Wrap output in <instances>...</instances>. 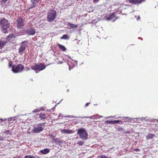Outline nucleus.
Returning a JSON list of instances; mask_svg holds the SVG:
<instances>
[{
	"label": "nucleus",
	"instance_id": "f257e3e1",
	"mask_svg": "<svg viewBox=\"0 0 158 158\" xmlns=\"http://www.w3.org/2000/svg\"><path fill=\"white\" fill-rule=\"evenodd\" d=\"M10 23L5 18L1 19L0 21V26L2 28L4 31V33H7L8 31L6 30L10 27Z\"/></svg>",
	"mask_w": 158,
	"mask_h": 158
},
{
	"label": "nucleus",
	"instance_id": "f03ea898",
	"mask_svg": "<svg viewBox=\"0 0 158 158\" xmlns=\"http://www.w3.org/2000/svg\"><path fill=\"white\" fill-rule=\"evenodd\" d=\"M56 11L50 10L48 12L47 19L48 22H52L54 20L56 17Z\"/></svg>",
	"mask_w": 158,
	"mask_h": 158
},
{
	"label": "nucleus",
	"instance_id": "7ed1b4c3",
	"mask_svg": "<svg viewBox=\"0 0 158 158\" xmlns=\"http://www.w3.org/2000/svg\"><path fill=\"white\" fill-rule=\"evenodd\" d=\"M77 133L82 139L85 140L87 139L88 134L84 128H81L78 129Z\"/></svg>",
	"mask_w": 158,
	"mask_h": 158
},
{
	"label": "nucleus",
	"instance_id": "20e7f679",
	"mask_svg": "<svg viewBox=\"0 0 158 158\" xmlns=\"http://www.w3.org/2000/svg\"><path fill=\"white\" fill-rule=\"evenodd\" d=\"M28 44L27 41H24L21 43L20 46L18 48V52L20 55H22L25 53Z\"/></svg>",
	"mask_w": 158,
	"mask_h": 158
},
{
	"label": "nucleus",
	"instance_id": "39448f33",
	"mask_svg": "<svg viewBox=\"0 0 158 158\" xmlns=\"http://www.w3.org/2000/svg\"><path fill=\"white\" fill-rule=\"evenodd\" d=\"M24 68V66L21 64H19L16 65H14L12 66V71L14 73H17L22 72Z\"/></svg>",
	"mask_w": 158,
	"mask_h": 158
},
{
	"label": "nucleus",
	"instance_id": "423d86ee",
	"mask_svg": "<svg viewBox=\"0 0 158 158\" xmlns=\"http://www.w3.org/2000/svg\"><path fill=\"white\" fill-rule=\"evenodd\" d=\"M45 124V123H43L37 124V126L33 128V132L35 133H38L43 131Z\"/></svg>",
	"mask_w": 158,
	"mask_h": 158
},
{
	"label": "nucleus",
	"instance_id": "0eeeda50",
	"mask_svg": "<svg viewBox=\"0 0 158 158\" xmlns=\"http://www.w3.org/2000/svg\"><path fill=\"white\" fill-rule=\"evenodd\" d=\"M46 66L43 63H40L39 64H36L34 66L31 67V69L35 71L39 70L40 71L44 69Z\"/></svg>",
	"mask_w": 158,
	"mask_h": 158
},
{
	"label": "nucleus",
	"instance_id": "6e6552de",
	"mask_svg": "<svg viewBox=\"0 0 158 158\" xmlns=\"http://www.w3.org/2000/svg\"><path fill=\"white\" fill-rule=\"evenodd\" d=\"M17 25L18 28H20L24 26L23 19L20 17L18 18L17 20Z\"/></svg>",
	"mask_w": 158,
	"mask_h": 158
},
{
	"label": "nucleus",
	"instance_id": "1a4fd4ad",
	"mask_svg": "<svg viewBox=\"0 0 158 158\" xmlns=\"http://www.w3.org/2000/svg\"><path fill=\"white\" fill-rule=\"evenodd\" d=\"M28 35H33L35 33V31L33 28H28L25 31Z\"/></svg>",
	"mask_w": 158,
	"mask_h": 158
},
{
	"label": "nucleus",
	"instance_id": "9d476101",
	"mask_svg": "<svg viewBox=\"0 0 158 158\" xmlns=\"http://www.w3.org/2000/svg\"><path fill=\"white\" fill-rule=\"evenodd\" d=\"M77 61H74L72 60L71 61H69L68 62V64L69 66V70H70V68L71 67L73 68L77 64Z\"/></svg>",
	"mask_w": 158,
	"mask_h": 158
},
{
	"label": "nucleus",
	"instance_id": "9b49d317",
	"mask_svg": "<svg viewBox=\"0 0 158 158\" xmlns=\"http://www.w3.org/2000/svg\"><path fill=\"white\" fill-rule=\"evenodd\" d=\"M117 18H118L116 17L115 15V13L114 12H113L111 14H110L106 17V19L108 20H110L114 19H115V20H116L117 19Z\"/></svg>",
	"mask_w": 158,
	"mask_h": 158
},
{
	"label": "nucleus",
	"instance_id": "f8f14e48",
	"mask_svg": "<svg viewBox=\"0 0 158 158\" xmlns=\"http://www.w3.org/2000/svg\"><path fill=\"white\" fill-rule=\"evenodd\" d=\"M39 118L40 120H44L47 118V114L44 113H41L38 114Z\"/></svg>",
	"mask_w": 158,
	"mask_h": 158
},
{
	"label": "nucleus",
	"instance_id": "ddd939ff",
	"mask_svg": "<svg viewBox=\"0 0 158 158\" xmlns=\"http://www.w3.org/2000/svg\"><path fill=\"white\" fill-rule=\"evenodd\" d=\"M143 0H129V2L133 4H136L141 3Z\"/></svg>",
	"mask_w": 158,
	"mask_h": 158
},
{
	"label": "nucleus",
	"instance_id": "4468645a",
	"mask_svg": "<svg viewBox=\"0 0 158 158\" xmlns=\"http://www.w3.org/2000/svg\"><path fill=\"white\" fill-rule=\"evenodd\" d=\"M61 132L64 134H71L73 133V131L71 130L64 129L61 130Z\"/></svg>",
	"mask_w": 158,
	"mask_h": 158
},
{
	"label": "nucleus",
	"instance_id": "2eb2a0df",
	"mask_svg": "<svg viewBox=\"0 0 158 158\" xmlns=\"http://www.w3.org/2000/svg\"><path fill=\"white\" fill-rule=\"evenodd\" d=\"M120 122H122V121L119 120H114V121H106V122L107 123H109L110 124H114L115 123H118Z\"/></svg>",
	"mask_w": 158,
	"mask_h": 158
},
{
	"label": "nucleus",
	"instance_id": "dca6fc26",
	"mask_svg": "<svg viewBox=\"0 0 158 158\" xmlns=\"http://www.w3.org/2000/svg\"><path fill=\"white\" fill-rule=\"evenodd\" d=\"M50 152V150L49 148H46L43 150H40V152L43 154H46Z\"/></svg>",
	"mask_w": 158,
	"mask_h": 158
},
{
	"label": "nucleus",
	"instance_id": "f3484780",
	"mask_svg": "<svg viewBox=\"0 0 158 158\" xmlns=\"http://www.w3.org/2000/svg\"><path fill=\"white\" fill-rule=\"evenodd\" d=\"M6 43V41H4L0 40V49H1L3 48Z\"/></svg>",
	"mask_w": 158,
	"mask_h": 158
},
{
	"label": "nucleus",
	"instance_id": "a211bd4d",
	"mask_svg": "<svg viewBox=\"0 0 158 158\" xmlns=\"http://www.w3.org/2000/svg\"><path fill=\"white\" fill-rule=\"evenodd\" d=\"M57 45L58 46L59 48L63 52H65L66 51V48L64 45H61L60 44H58Z\"/></svg>",
	"mask_w": 158,
	"mask_h": 158
},
{
	"label": "nucleus",
	"instance_id": "6ab92c4d",
	"mask_svg": "<svg viewBox=\"0 0 158 158\" xmlns=\"http://www.w3.org/2000/svg\"><path fill=\"white\" fill-rule=\"evenodd\" d=\"M155 136V135L154 134L151 133L148 134L146 136V139L147 140H148L150 139H152Z\"/></svg>",
	"mask_w": 158,
	"mask_h": 158
},
{
	"label": "nucleus",
	"instance_id": "aec40b11",
	"mask_svg": "<svg viewBox=\"0 0 158 158\" xmlns=\"http://www.w3.org/2000/svg\"><path fill=\"white\" fill-rule=\"evenodd\" d=\"M68 25L69 26V27L71 28H77L78 27V25H75L71 23H68Z\"/></svg>",
	"mask_w": 158,
	"mask_h": 158
},
{
	"label": "nucleus",
	"instance_id": "412c9836",
	"mask_svg": "<svg viewBox=\"0 0 158 158\" xmlns=\"http://www.w3.org/2000/svg\"><path fill=\"white\" fill-rule=\"evenodd\" d=\"M69 36L67 34H65L61 37V38L62 39L68 40L69 39Z\"/></svg>",
	"mask_w": 158,
	"mask_h": 158
},
{
	"label": "nucleus",
	"instance_id": "4be33fe9",
	"mask_svg": "<svg viewBox=\"0 0 158 158\" xmlns=\"http://www.w3.org/2000/svg\"><path fill=\"white\" fill-rule=\"evenodd\" d=\"M5 133L6 135H11L12 134V132L11 131L9 130H6L5 132Z\"/></svg>",
	"mask_w": 158,
	"mask_h": 158
},
{
	"label": "nucleus",
	"instance_id": "5701e85b",
	"mask_svg": "<svg viewBox=\"0 0 158 158\" xmlns=\"http://www.w3.org/2000/svg\"><path fill=\"white\" fill-rule=\"evenodd\" d=\"M84 142L83 141H80L77 143V144L79 145L82 146L84 144Z\"/></svg>",
	"mask_w": 158,
	"mask_h": 158
},
{
	"label": "nucleus",
	"instance_id": "b1692460",
	"mask_svg": "<svg viewBox=\"0 0 158 158\" xmlns=\"http://www.w3.org/2000/svg\"><path fill=\"white\" fill-rule=\"evenodd\" d=\"M24 158H36V157L31 155H27L25 156Z\"/></svg>",
	"mask_w": 158,
	"mask_h": 158
},
{
	"label": "nucleus",
	"instance_id": "393cba45",
	"mask_svg": "<svg viewBox=\"0 0 158 158\" xmlns=\"http://www.w3.org/2000/svg\"><path fill=\"white\" fill-rule=\"evenodd\" d=\"M41 110L39 108L35 109L33 111L34 113H37L40 112Z\"/></svg>",
	"mask_w": 158,
	"mask_h": 158
},
{
	"label": "nucleus",
	"instance_id": "a878e982",
	"mask_svg": "<svg viewBox=\"0 0 158 158\" xmlns=\"http://www.w3.org/2000/svg\"><path fill=\"white\" fill-rule=\"evenodd\" d=\"M52 141L53 142L55 143H58L59 142V140L58 139H52Z\"/></svg>",
	"mask_w": 158,
	"mask_h": 158
},
{
	"label": "nucleus",
	"instance_id": "bb28decb",
	"mask_svg": "<svg viewBox=\"0 0 158 158\" xmlns=\"http://www.w3.org/2000/svg\"><path fill=\"white\" fill-rule=\"evenodd\" d=\"M2 2L1 3V5L2 6V7L4 5L2 4V3H5L8 0H2Z\"/></svg>",
	"mask_w": 158,
	"mask_h": 158
},
{
	"label": "nucleus",
	"instance_id": "cd10ccee",
	"mask_svg": "<svg viewBox=\"0 0 158 158\" xmlns=\"http://www.w3.org/2000/svg\"><path fill=\"white\" fill-rule=\"evenodd\" d=\"M118 131H122L124 130V129L122 127H119L118 129Z\"/></svg>",
	"mask_w": 158,
	"mask_h": 158
},
{
	"label": "nucleus",
	"instance_id": "c85d7f7f",
	"mask_svg": "<svg viewBox=\"0 0 158 158\" xmlns=\"http://www.w3.org/2000/svg\"><path fill=\"white\" fill-rule=\"evenodd\" d=\"M100 158H108V157L105 155H102L100 156Z\"/></svg>",
	"mask_w": 158,
	"mask_h": 158
},
{
	"label": "nucleus",
	"instance_id": "c756f323",
	"mask_svg": "<svg viewBox=\"0 0 158 158\" xmlns=\"http://www.w3.org/2000/svg\"><path fill=\"white\" fill-rule=\"evenodd\" d=\"M49 136L51 138H54L56 137V136L54 135H49Z\"/></svg>",
	"mask_w": 158,
	"mask_h": 158
},
{
	"label": "nucleus",
	"instance_id": "7c9ffc66",
	"mask_svg": "<svg viewBox=\"0 0 158 158\" xmlns=\"http://www.w3.org/2000/svg\"><path fill=\"white\" fill-rule=\"evenodd\" d=\"M99 0H93V2L94 3H96V2H99Z\"/></svg>",
	"mask_w": 158,
	"mask_h": 158
},
{
	"label": "nucleus",
	"instance_id": "2f4dec72",
	"mask_svg": "<svg viewBox=\"0 0 158 158\" xmlns=\"http://www.w3.org/2000/svg\"><path fill=\"white\" fill-rule=\"evenodd\" d=\"M134 150L135 152H138L140 151V149H139L136 148L134 149Z\"/></svg>",
	"mask_w": 158,
	"mask_h": 158
},
{
	"label": "nucleus",
	"instance_id": "473e14b6",
	"mask_svg": "<svg viewBox=\"0 0 158 158\" xmlns=\"http://www.w3.org/2000/svg\"><path fill=\"white\" fill-rule=\"evenodd\" d=\"M35 7V6H30L29 8V9H30L31 8H32L33 7Z\"/></svg>",
	"mask_w": 158,
	"mask_h": 158
},
{
	"label": "nucleus",
	"instance_id": "72a5a7b5",
	"mask_svg": "<svg viewBox=\"0 0 158 158\" xmlns=\"http://www.w3.org/2000/svg\"><path fill=\"white\" fill-rule=\"evenodd\" d=\"M89 103H86L85 105V106L87 107V106H88V105L89 104Z\"/></svg>",
	"mask_w": 158,
	"mask_h": 158
},
{
	"label": "nucleus",
	"instance_id": "f704fd0d",
	"mask_svg": "<svg viewBox=\"0 0 158 158\" xmlns=\"http://www.w3.org/2000/svg\"><path fill=\"white\" fill-rule=\"evenodd\" d=\"M0 120H1L2 121H6V119H2V118H0Z\"/></svg>",
	"mask_w": 158,
	"mask_h": 158
},
{
	"label": "nucleus",
	"instance_id": "c9c22d12",
	"mask_svg": "<svg viewBox=\"0 0 158 158\" xmlns=\"http://www.w3.org/2000/svg\"><path fill=\"white\" fill-rule=\"evenodd\" d=\"M29 70H30V69L29 68H28V67L27 68V71Z\"/></svg>",
	"mask_w": 158,
	"mask_h": 158
},
{
	"label": "nucleus",
	"instance_id": "e433bc0d",
	"mask_svg": "<svg viewBox=\"0 0 158 158\" xmlns=\"http://www.w3.org/2000/svg\"><path fill=\"white\" fill-rule=\"evenodd\" d=\"M9 65L10 67H11L12 66V64H9Z\"/></svg>",
	"mask_w": 158,
	"mask_h": 158
},
{
	"label": "nucleus",
	"instance_id": "4c0bfd02",
	"mask_svg": "<svg viewBox=\"0 0 158 158\" xmlns=\"http://www.w3.org/2000/svg\"><path fill=\"white\" fill-rule=\"evenodd\" d=\"M13 158H20V157H13Z\"/></svg>",
	"mask_w": 158,
	"mask_h": 158
},
{
	"label": "nucleus",
	"instance_id": "58836bf2",
	"mask_svg": "<svg viewBox=\"0 0 158 158\" xmlns=\"http://www.w3.org/2000/svg\"><path fill=\"white\" fill-rule=\"evenodd\" d=\"M138 18H139V19L140 18V17H138Z\"/></svg>",
	"mask_w": 158,
	"mask_h": 158
},
{
	"label": "nucleus",
	"instance_id": "ea45409f",
	"mask_svg": "<svg viewBox=\"0 0 158 158\" xmlns=\"http://www.w3.org/2000/svg\"><path fill=\"white\" fill-rule=\"evenodd\" d=\"M138 18H139V19L140 18V17H138Z\"/></svg>",
	"mask_w": 158,
	"mask_h": 158
},
{
	"label": "nucleus",
	"instance_id": "a19ab883",
	"mask_svg": "<svg viewBox=\"0 0 158 158\" xmlns=\"http://www.w3.org/2000/svg\"><path fill=\"white\" fill-rule=\"evenodd\" d=\"M2 140V139H1V140L0 139V140Z\"/></svg>",
	"mask_w": 158,
	"mask_h": 158
}]
</instances>
